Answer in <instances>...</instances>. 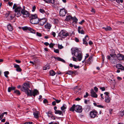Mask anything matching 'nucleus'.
I'll list each match as a JSON object with an SVG mask.
<instances>
[{
	"label": "nucleus",
	"mask_w": 124,
	"mask_h": 124,
	"mask_svg": "<svg viewBox=\"0 0 124 124\" xmlns=\"http://www.w3.org/2000/svg\"><path fill=\"white\" fill-rule=\"evenodd\" d=\"M23 85L21 90L22 91L25 92L27 96H33L35 97L36 95L39 94V92L37 90L35 89L33 91L30 90V85L27 83H24Z\"/></svg>",
	"instance_id": "2"
},
{
	"label": "nucleus",
	"mask_w": 124,
	"mask_h": 124,
	"mask_svg": "<svg viewBox=\"0 0 124 124\" xmlns=\"http://www.w3.org/2000/svg\"><path fill=\"white\" fill-rule=\"evenodd\" d=\"M37 35L38 36L41 37V34L38 32H37Z\"/></svg>",
	"instance_id": "47"
},
{
	"label": "nucleus",
	"mask_w": 124,
	"mask_h": 124,
	"mask_svg": "<svg viewBox=\"0 0 124 124\" xmlns=\"http://www.w3.org/2000/svg\"><path fill=\"white\" fill-rule=\"evenodd\" d=\"M30 23L32 24H37L39 23V19L36 18L35 19L30 20Z\"/></svg>",
	"instance_id": "10"
},
{
	"label": "nucleus",
	"mask_w": 124,
	"mask_h": 124,
	"mask_svg": "<svg viewBox=\"0 0 124 124\" xmlns=\"http://www.w3.org/2000/svg\"><path fill=\"white\" fill-rule=\"evenodd\" d=\"M39 11L40 12L43 14H44L45 13V10L42 9H39Z\"/></svg>",
	"instance_id": "36"
},
{
	"label": "nucleus",
	"mask_w": 124,
	"mask_h": 124,
	"mask_svg": "<svg viewBox=\"0 0 124 124\" xmlns=\"http://www.w3.org/2000/svg\"><path fill=\"white\" fill-rule=\"evenodd\" d=\"M79 33H81V34H84V31L82 30H81L80 31V32H79Z\"/></svg>",
	"instance_id": "51"
},
{
	"label": "nucleus",
	"mask_w": 124,
	"mask_h": 124,
	"mask_svg": "<svg viewBox=\"0 0 124 124\" xmlns=\"http://www.w3.org/2000/svg\"><path fill=\"white\" fill-rule=\"evenodd\" d=\"M81 88L80 87L76 86L74 88V91L75 94H77L78 92H79L81 90Z\"/></svg>",
	"instance_id": "11"
},
{
	"label": "nucleus",
	"mask_w": 124,
	"mask_h": 124,
	"mask_svg": "<svg viewBox=\"0 0 124 124\" xmlns=\"http://www.w3.org/2000/svg\"><path fill=\"white\" fill-rule=\"evenodd\" d=\"M33 114L34 117L35 118H37L39 117V111H35L33 112Z\"/></svg>",
	"instance_id": "19"
},
{
	"label": "nucleus",
	"mask_w": 124,
	"mask_h": 124,
	"mask_svg": "<svg viewBox=\"0 0 124 124\" xmlns=\"http://www.w3.org/2000/svg\"><path fill=\"white\" fill-rule=\"evenodd\" d=\"M7 28L9 31H12L13 30V27L10 24L8 25Z\"/></svg>",
	"instance_id": "25"
},
{
	"label": "nucleus",
	"mask_w": 124,
	"mask_h": 124,
	"mask_svg": "<svg viewBox=\"0 0 124 124\" xmlns=\"http://www.w3.org/2000/svg\"><path fill=\"white\" fill-rule=\"evenodd\" d=\"M97 106L98 107L100 108H104V106H102L101 105H97Z\"/></svg>",
	"instance_id": "43"
},
{
	"label": "nucleus",
	"mask_w": 124,
	"mask_h": 124,
	"mask_svg": "<svg viewBox=\"0 0 124 124\" xmlns=\"http://www.w3.org/2000/svg\"><path fill=\"white\" fill-rule=\"evenodd\" d=\"M110 101V99L109 96H106L105 97V101L107 103H109Z\"/></svg>",
	"instance_id": "23"
},
{
	"label": "nucleus",
	"mask_w": 124,
	"mask_h": 124,
	"mask_svg": "<svg viewBox=\"0 0 124 124\" xmlns=\"http://www.w3.org/2000/svg\"><path fill=\"white\" fill-rule=\"evenodd\" d=\"M54 52L56 53H58L59 52V50L58 49H55L54 48Z\"/></svg>",
	"instance_id": "41"
},
{
	"label": "nucleus",
	"mask_w": 124,
	"mask_h": 124,
	"mask_svg": "<svg viewBox=\"0 0 124 124\" xmlns=\"http://www.w3.org/2000/svg\"><path fill=\"white\" fill-rule=\"evenodd\" d=\"M66 74H68L69 75H71L72 74V71H68L66 73Z\"/></svg>",
	"instance_id": "40"
},
{
	"label": "nucleus",
	"mask_w": 124,
	"mask_h": 124,
	"mask_svg": "<svg viewBox=\"0 0 124 124\" xmlns=\"http://www.w3.org/2000/svg\"><path fill=\"white\" fill-rule=\"evenodd\" d=\"M67 13V11L64 8L60 9V16H64Z\"/></svg>",
	"instance_id": "9"
},
{
	"label": "nucleus",
	"mask_w": 124,
	"mask_h": 124,
	"mask_svg": "<svg viewBox=\"0 0 124 124\" xmlns=\"http://www.w3.org/2000/svg\"><path fill=\"white\" fill-rule=\"evenodd\" d=\"M3 116V114H1L0 115V120L1 119H2Z\"/></svg>",
	"instance_id": "62"
},
{
	"label": "nucleus",
	"mask_w": 124,
	"mask_h": 124,
	"mask_svg": "<svg viewBox=\"0 0 124 124\" xmlns=\"http://www.w3.org/2000/svg\"><path fill=\"white\" fill-rule=\"evenodd\" d=\"M58 47L60 49H61L63 48V46L62 45H59L58 46Z\"/></svg>",
	"instance_id": "60"
},
{
	"label": "nucleus",
	"mask_w": 124,
	"mask_h": 124,
	"mask_svg": "<svg viewBox=\"0 0 124 124\" xmlns=\"http://www.w3.org/2000/svg\"><path fill=\"white\" fill-rule=\"evenodd\" d=\"M70 111L74 112L75 110L77 112L81 113L82 111V107L78 105L73 104L72 106L70 108Z\"/></svg>",
	"instance_id": "4"
},
{
	"label": "nucleus",
	"mask_w": 124,
	"mask_h": 124,
	"mask_svg": "<svg viewBox=\"0 0 124 124\" xmlns=\"http://www.w3.org/2000/svg\"><path fill=\"white\" fill-rule=\"evenodd\" d=\"M72 20L74 22H75V23H77L78 19L75 16L72 17Z\"/></svg>",
	"instance_id": "28"
},
{
	"label": "nucleus",
	"mask_w": 124,
	"mask_h": 124,
	"mask_svg": "<svg viewBox=\"0 0 124 124\" xmlns=\"http://www.w3.org/2000/svg\"><path fill=\"white\" fill-rule=\"evenodd\" d=\"M30 17L31 18V19H33L38 18L36 14H31V16H30Z\"/></svg>",
	"instance_id": "22"
},
{
	"label": "nucleus",
	"mask_w": 124,
	"mask_h": 124,
	"mask_svg": "<svg viewBox=\"0 0 124 124\" xmlns=\"http://www.w3.org/2000/svg\"><path fill=\"white\" fill-rule=\"evenodd\" d=\"M91 96L94 98H97V95L96 94L93 90L92 89L91 90Z\"/></svg>",
	"instance_id": "13"
},
{
	"label": "nucleus",
	"mask_w": 124,
	"mask_h": 124,
	"mask_svg": "<svg viewBox=\"0 0 124 124\" xmlns=\"http://www.w3.org/2000/svg\"><path fill=\"white\" fill-rule=\"evenodd\" d=\"M46 21L45 19H42L40 20H39V24L41 25H43L46 23Z\"/></svg>",
	"instance_id": "15"
},
{
	"label": "nucleus",
	"mask_w": 124,
	"mask_h": 124,
	"mask_svg": "<svg viewBox=\"0 0 124 124\" xmlns=\"http://www.w3.org/2000/svg\"><path fill=\"white\" fill-rule=\"evenodd\" d=\"M55 113L56 114H59V115H61L62 114V112L61 110H56Z\"/></svg>",
	"instance_id": "32"
},
{
	"label": "nucleus",
	"mask_w": 124,
	"mask_h": 124,
	"mask_svg": "<svg viewBox=\"0 0 124 124\" xmlns=\"http://www.w3.org/2000/svg\"><path fill=\"white\" fill-rule=\"evenodd\" d=\"M103 29H104L106 31H110L112 29V28L110 26H107L106 27H103Z\"/></svg>",
	"instance_id": "24"
},
{
	"label": "nucleus",
	"mask_w": 124,
	"mask_h": 124,
	"mask_svg": "<svg viewBox=\"0 0 124 124\" xmlns=\"http://www.w3.org/2000/svg\"><path fill=\"white\" fill-rule=\"evenodd\" d=\"M117 56V58L119 60H124V55L121 54H118Z\"/></svg>",
	"instance_id": "14"
},
{
	"label": "nucleus",
	"mask_w": 124,
	"mask_h": 124,
	"mask_svg": "<svg viewBox=\"0 0 124 124\" xmlns=\"http://www.w3.org/2000/svg\"><path fill=\"white\" fill-rule=\"evenodd\" d=\"M45 2L47 3L54 4L56 0H43Z\"/></svg>",
	"instance_id": "16"
},
{
	"label": "nucleus",
	"mask_w": 124,
	"mask_h": 124,
	"mask_svg": "<svg viewBox=\"0 0 124 124\" xmlns=\"http://www.w3.org/2000/svg\"><path fill=\"white\" fill-rule=\"evenodd\" d=\"M49 73L50 75L52 76H54L55 74V73L53 70H51L50 71Z\"/></svg>",
	"instance_id": "26"
},
{
	"label": "nucleus",
	"mask_w": 124,
	"mask_h": 124,
	"mask_svg": "<svg viewBox=\"0 0 124 124\" xmlns=\"http://www.w3.org/2000/svg\"><path fill=\"white\" fill-rule=\"evenodd\" d=\"M15 16H16L15 15V14L14 15H9L8 16L9 17H10L11 19H12Z\"/></svg>",
	"instance_id": "38"
},
{
	"label": "nucleus",
	"mask_w": 124,
	"mask_h": 124,
	"mask_svg": "<svg viewBox=\"0 0 124 124\" xmlns=\"http://www.w3.org/2000/svg\"><path fill=\"white\" fill-rule=\"evenodd\" d=\"M107 57L108 59L111 61L112 63L115 64L117 63V56L115 54H110V56L108 55Z\"/></svg>",
	"instance_id": "5"
},
{
	"label": "nucleus",
	"mask_w": 124,
	"mask_h": 124,
	"mask_svg": "<svg viewBox=\"0 0 124 124\" xmlns=\"http://www.w3.org/2000/svg\"><path fill=\"white\" fill-rule=\"evenodd\" d=\"M4 76L6 78H8V76L7 75H8L9 74V72L8 71H6L4 72Z\"/></svg>",
	"instance_id": "34"
},
{
	"label": "nucleus",
	"mask_w": 124,
	"mask_h": 124,
	"mask_svg": "<svg viewBox=\"0 0 124 124\" xmlns=\"http://www.w3.org/2000/svg\"><path fill=\"white\" fill-rule=\"evenodd\" d=\"M100 89H101L102 91H104L105 90V88L104 87H100Z\"/></svg>",
	"instance_id": "50"
},
{
	"label": "nucleus",
	"mask_w": 124,
	"mask_h": 124,
	"mask_svg": "<svg viewBox=\"0 0 124 124\" xmlns=\"http://www.w3.org/2000/svg\"><path fill=\"white\" fill-rule=\"evenodd\" d=\"M73 66L75 69L78 68L79 67V66H77L75 65H73Z\"/></svg>",
	"instance_id": "59"
},
{
	"label": "nucleus",
	"mask_w": 124,
	"mask_h": 124,
	"mask_svg": "<svg viewBox=\"0 0 124 124\" xmlns=\"http://www.w3.org/2000/svg\"><path fill=\"white\" fill-rule=\"evenodd\" d=\"M43 102L44 103H48V101L46 99H45L43 101Z\"/></svg>",
	"instance_id": "45"
},
{
	"label": "nucleus",
	"mask_w": 124,
	"mask_h": 124,
	"mask_svg": "<svg viewBox=\"0 0 124 124\" xmlns=\"http://www.w3.org/2000/svg\"><path fill=\"white\" fill-rule=\"evenodd\" d=\"M50 68L49 66V65H46L43 68V70H46L47 69H49Z\"/></svg>",
	"instance_id": "31"
},
{
	"label": "nucleus",
	"mask_w": 124,
	"mask_h": 124,
	"mask_svg": "<svg viewBox=\"0 0 124 124\" xmlns=\"http://www.w3.org/2000/svg\"><path fill=\"white\" fill-rule=\"evenodd\" d=\"M98 88L97 87L95 86L94 87V89L96 92L98 91Z\"/></svg>",
	"instance_id": "46"
},
{
	"label": "nucleus",
	"mask_w": 124,
	"mask_h": 124,
	"mask_svg": "<svg viewBox=\"0 0 124 124\" xmlns=\"http://www.w3.org/2000/svg\"><path fill=\"white\" fill-rule=\"evenodd\" d=\"M75 40L77 42H78L79 41V39L76 37L75 38Z\"/></svg>",
	"instance_id": "61"
},
{
	"label": "nucleus",
	"mask_w": 124,
	"mask_h": 124,
	"mask_svg": "<svg viewBox=\"0 0 124 124\" xmlns=\"http://www.w3.org/2000/svg\"><path fill=\"white\" fill-rule=\"evenodd\" d=\"M46 114H47L48 116L49 117H51L52 118L53 117V115L52 114V112L50 111H48L46 113Z\"/></svg>",
	"instance_id": "29"
},
{
	"label": "nucleus",
	"mask_w": 124,
	"mask_h": 124,
	"mask_svg": "<svg viewBox=\"0 0 124 124\" xmlns=\"http://www.w3.org/2000/svg\"><path fill=\"white\" fill-rule=\"evenodd\" d=\"M66 108V106L65 105H64L61 107V109L62 111H64V110Z\"/></svg>",
	"instance_id": "33"
},
{
	"label": "nucleus",
	"mask_w": 124,
	"mask_h": 124,
	"mask_svg": "<svg viewBox=\"0 0 124 124\" xmlns=\"http://www.w3.org/2000/svg\"><path fill=\"white\" fill-rule=\"evenodd\" d=\"M71 50L72 54H74L75 56L78 58L79 61H81L82 58V55L81 51L77 48L71 49Z\"/></svg>",
	"instance_id": "3"
},
{
	"label": "nucleus",
	"mask_w": 124,
	"mask_h": 124,
	"mask_svg": "<svg viewBox=\"0 0 124 124\" xmlns=\"http://www.w3.org/2000/svg\"><path fill=\"white\" fill-rule=\"evenodd\" d=\"M52 35H53L54 37H55L56 35V33L55 32H52Z\"/></svg>",
	"instance_id": "53"
},
{
	"label": "nucleus",
	"mask_w": 124,
	"mask_h": 124,
	"mask_svg": "<svg viewBox=\"0 0 124 124\" xmlns=\"http://www.w3.org/2000/svg\"><path fill=\"white\" fill-rule=\"evenodd\" d=\"M16 88V87H9L8 88V92H10L11 90H15Z\"/></svg>",
	"instance_id": "27"
},
{
	"label": "nucleus",
	"mask_w": 124,
	"mask_h": 124,
	"mask_svg": "<svg viewBox=\"0 0 124 124\" xmlns=\"http://www.w3.org/2000/svg\"><path fill=\"white\" fill-rule=\"evenodd\" d=\"M36 7L35 6H33V7H32V11L34 12L36 9Z\"/></svg>",
	"instance_id": "54"
},
{
	"label": "nucleus",
	"mask_w": 124,
	"mask_h": 124,
	"mask_svg": "<svg viewBox=\"0 0 124 124\" xmlns=\"http://www.w3.org/2000/svg\"><path fill=\"white\" fill-rule=\"evenodd\" d=\"M98 114L97 111L95 110L92 111L90 112V115L91 118H94L97 116Z\"/></svg>",
	"instance_id": "8"
},
{
	"label": "nucleus",
	"mask_w": 124,
	"mask_h": 124,
	"mask_svg": "<svg viewBox=\"0 0 124 124\" xmlns=\"http://www.w3.org/2000/svg\"><path fill=\"white\" fill-rule=\"evenodd\" d=\"M69 34L68 32H66L65 31L62 30L58 34V36L62 38H64L69 35Z\"/></svg>",
	"instance_id": "6"
},
{
	"label": "nucleus",
	"mask_w": 124,
	"mask_h": 124,
	"mask_svg": "<svg viewBox=\"0 0 124 124\" xmlns=\"http://www.w3.org/2000/svg\"><path fill=\"white\" fill-rule=\"evenodd\" d=\"M54 45H53V43H51L50 44L49 46L50 48H53V47Z\"/></svg>",
	"instance_id": "49"
},
{
	"label": "nucleus",
	"mask_w": 124,
	"mask_h": 124,
	"mask_svg": "<svg viewBox=\"0 0 124 124\" xmlns=\"http://www.w3.org/2000/svg\"><path fill=\"white\" fill-rule=\"evenodd\" d=\"M120 115L122 116L124 115V111H120L119 112Z\"/></svg>",
	"instance_id": "37"
},
{
	"label": "nucleus",
	"mask_w": 124,
	"mask_h": 124,
	"mask_svg": "<svg viewBox=\"0 0 124 124\" xmlns=\"http://www.w3.org/2000/svg\"><path fill=\"white\" fill-rule=\"evenodd\" d=\"M61 100L60 99L59 100H55V101L57 103H59L61 102Z\"/></svg>",
	"instance_id": "48"
},
{
	"label": "nucleus",
	"mask_w": 124,
	"mask_h": 124,
	"mask_svg": "<svg viewBox=\"0 0 124 124\" xmlns=\"http://www.w3.org/2000/svg\"><path fill=\"white\" fill-rule=\"evenodd\" d=\"M12 9L15 12V15L17 17L21 16L22 14L24 17H28L30 15V13L27 11L25 10V6H23L22 8L18 4L15 3L14 4Z\"/></svg>",
	"instance_id": "1"
},
{
	"label": "nucleus",
	"mask_w": 124,
	"mask_h": 124,
	"mask_svg": "<svg viewBox=\"0 0 124 124\" xmlns=\"http://www.w3.org/2000/svg\"><path fill=\"white\" fill-rule=\"evenodd\" d=\"M86 94L84 96V98H87V96L89 95V94L87 92H86Z\"/></svg>",
	"instance_id": "44"
},
{
	"label": "nucleus",
	"mask_w": 124,
	"mask_h": 124,
	"mask_svg": "<svg viewBox=\"0 0 124 124\" xmlns=\"http://www.w3.org/2000/svg\"><path fill=\"white\" fill-rule=\"evenodd\" d=\"M45 27L47 29H49L51 28V24L47 23V24L45 26Z\"/></svg>",
	"instance_id": "21"
},
{
	"label": "nucleus",
	"mask_w": 124,
	"mask_h": 124,
	"mask_svg": "<svg viewBox=\"0 0 124 124\" xmlns=\"http://www.w3.org/2000/svg\"><path fill=\"white\" fill-rule=\"evenodd\" d=\"M14 93L18 95H19L20 94V93L19 91L18 90L15 91H14Z\"/></svg>",
	"instance_id": "35"
},
{
	"label": "nucleus",
	"mask_w": 124,
	"mask_h": 124,
	"mask_svg": "<svg viewBox=\"0 0 124 124\" xmlns=\"http://www.w3.org/2000/svg\"><path fill=\"white\" fill-rule=\"evenodd\" d=\"M72 58H73V60L74 61H76V62L77 61V59L76 58L74 57H73Z\"/></svg>",
	"instance_id": "58"
},
{
	"label": "nucleus",
	"mask_w": 124,
	"mask_h": 124,
	"mask_svg": "<svg viewBox=\"0 0 124 124\" xmlns=\"http://www.w3.org/2000/svg\"><path fill=\"white\" fill-rule=\"evenodd\" d=\"M85 108L87 111H89L90 109V107L89 106H87L85 107Z\"/></svg>",
	"instance_id": "39"
},
{
	"label": "nucleus",
	"mask_w": 124,
	"mask_h": 124,
	"mask_svg": "<svg viewBox=\"0 0 124 124\" xmlns=\"http://www.w3.org/2000/svg\"><path fill=\"white\" fill-rule=\"evenodd\" d=\"M54 57L55 59H57L58 61H61L63 63L65 62V61L64 60L60 57H56L55 56H54Z\"/></svg>",
	"instance_id": "18"
},
{
	"label": "nucleus",
	"mask_w": 124,
	"mask_h": 124,
	"mask_svg": "<svg viewBox=\"0 0 124 124\" xmlns=\"http://www.w3.org/2000/svg\"><path fill=\"white\" fill-rule=\"evenodd\" d=\"M116 67L118 69H121L122 70H123V69L122 68V67H123V66L121 64H117L116 65Z\"/></svg>",
	"instance_id": "20"
},
{
	"label": "nucleus",
	"mask_w": 124,
	"mask_h": 124,
	"mask_svg": "<svg viewBox=\"0 0 124 124\" xmlns=\"http://www.w3.org/2000/svg\"><path fill=\"white\" fill-rule=\"evenodd\" d=\"M15 61L16 62L18 63H20L21 62V61H19L18 60H16Z\"/></svg>",
	"instance_id": "64"
},
{
	"label": "nucleus",
	"mask_w": 124,
	"mask_h": 124,
	"mask_svg": "<svg viewBox=\"0 0 124 124\" xmlns=\"http://www.w3.org/2000/svg\"><path fill=\"white\" fill-rule=\"evenodd\" d=\"M32 122H28L26 123H24V124H32Z\"/></svg>",
	"instance_id": "63"
},
{
	"label": "nucleus",
	"mask_w": 124,
	"mask_h": 124,
	"mask_svg": "<svg viewBox=\"0 0 124 124\" xmlns=\"http://www.w3.org/2000/svg\"><path fill=\"white\" fill-rule=\"evenodd\" d=\"M52 104L53 106H55L56 105V102L55 101H53L52 103Z\"/></svg>",
	"instance_id": "52"
},
{
	"label": "nucleus",
	"mask_w": 124,
	"mask_h": 124,
	"mask_svg": "<svg viewBox=\"0 0 124 124\" xmlns=\"http://www.w3.org/2000/svg\"><path fill=\"white\" fill-rule=\"evenodd\" d=\"M23 30L24 31H28L31 32L33 33H35V31L31 28L28 27L27 26H24L22 28Z\"/></svg>",
	"instance_id": "7"
},
{
	"label": "nucleus",
	"mask_w": 124,
	"mask_h": 124,
	"mask_svg": "<svg viewBox=\"0 0 124 124\" xmlns=\"http://www.w3.org/2000/svg\"><path fill=\"white\" fill-rule=\"evenodd\" d=\"M85 21L84 20H83L80 22H79V23L80 24H82Z\"/></svg>",
	"instance_id": "56"
},
{
	"label": "nucleus",
	"mask_w": 124,
	"mask_h": 124,
	"mask_svg": "<svg viewBox=\"0 0 124 124\" xmlns=\"http://www.w3.org/2000/svg\"><path fill=\"white\" fill-rule=\"evenodd\" d=\"M14 67L16 68V70L17 71L21 72L22 70L20 68L19 66L17 64H15L14 65Z\"/></svg>",
	"instance_id": "17"
},
{
	"label": "nucleus",
	"mask_w": 124,
	"mask_h": 124,
	"mask_svg": "<svg viewBox=\"0 0 124 124\" xmlns=\"http://www.w3.org/2000/svg\"><path fill=\"white\" fill-rule=\"evenodd\" d=\"M116 1L118 3H120V2L123 3V0H116Z\"/></svg>",
	"instance_id": "42"
},
{
	"label": "nucleus",
	"mask_w": 124,
	"mask_h": 124,
	"mask_svg": "<svg viewBox=\"0 0 124 124\" xmlns=\"http://www.w3.org/2000/svg\"><path fill=\"white\" fill-rule=\"evenodd\" d=\"M89 39V38L88 35H86L85 36V38L83 39V43L84 44H85L86 45H88V44L87 41Z\"/></svg>",
	"instance_id": "12"
},
{
	"label": "nucleus",
	"mask_w": 124,
	"mask_h": 124,
	"mask_svg": "<svg viewBox=\"0 0 124 124\" xmlns=\"http://www.w3.org/2000/svg\"><path fill=\"white\" fill-rule=\"evenodd\" d=\"M72 17L70 15H69L66 16V18L65 19V20L66 21H69L71 19H72Z\"/></svg>",
	"instance_id": "30"
},
{
	"label": "nucleus",
	"mask_w": 124,
	"mask_h": 124,
	"mask_svg": "<svg viewBox=\"0 0 124 124\" xmlns=\"http://www.w3.org/2000/svg\"><path fill=\"white\" fill-rule=\"evenodd\" d=\"M81 29V28L80 26H79L78 27V32H80V31Z\"/></svg>",
	"instance_id": "55"
},
{
	"label": "nucleus",
	"mask_w": 124,
	"mask_h": 124,
	"mask_svg": "<svg viewBox=\"0 0 124 124\" xmlns=\"http://www.w3.org/2000/svg\"><path fill=\"white\" fill-rule=\"evenodd\" d=\"M8 4L10 6H11L13 5V3L12 2H9L8 3Z\"/></svg>",
	"instance_id": "57"
}]
</instances>
